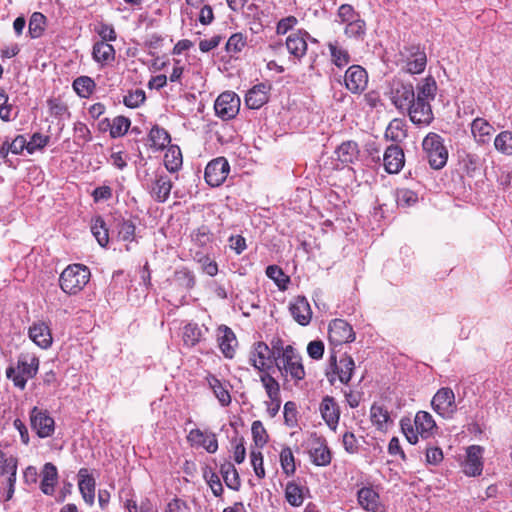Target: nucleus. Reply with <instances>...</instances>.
Wrapping results in <instances>:
<instances>
[{
	"mask_svg": "<svg viewBox=\"0 0 512 512\" xmlns=\"http://www.w3.org/2000/svg\"><path fill=\"white\" fill-rule=\"evenodd\" d=\"M230 171L228 161L224 157H218L208 163L205 169V180L212 187L220 186L227 178Z\"/></svg>",
	"mask_w": 512,
	"mask_h": 512,
	"instance_id": "nucleus-12",
	"label": "nucleus"
},
{
	"mask_svg": "<svg viewBox=\"0 0 512 512\" xmlns=\"http://www.w3.org/2000/svg\"><path fill=\"white\" fill-rule=\"evenodd\" d=\"M287 346L284 347L283 341L280 338H274L271 341L270 355L274 362L284 357Z\"/></svg>",
	"mask_w": 512,
	"mask_h": 512,
	"instance_id": "nucleus-64",
	"label": "nucleus"
},
{
	"mask_svg": "<svg viewBox=\"0 0 512 512\" xmlns=\"http://www.w3.org/2000/svg\"><path fill=\"white\" fill-rule=\"evenodd\" d=\"M275 365L286 380L290 378L295 382H299L305 377L302 358L291 345H287L284 357L277 360Z\"/></svg>",
	"mask_w": 512,
	"mask_h": 512,
	"instance_id": "nucleus-5",
	"label": "nucleus"
},
{
	"mask_svg": "<svg viewBox=\"0 0 512 512\" xmlns=\"http://www.w3.org/2000/svg\"><path fill=\"white\" fill-rule=\"evenodd\" d=\"M41 475V491L46 495H52L54 493V487L58 479L56 466L52 463H46L42 469Z\"/></svg>",
	"mask_w": 512,
	"mask_h": 512,
	"instance_id": "nucleus-32",
	"label": "nucleus"
},
{
	"mask_svg": "<svg viewBox=\"0 0 512 512\" xmlns=\"http://www.w3.org/2000/svg\"><path fill=\"white\" fill-rule=\"evenodd\" d=\"M145 101V93L142 90H136L124 97V104L129 108H136Z\"/></svg>",
	"mask_w": 512,
	"mask_h": 512,
	"instance_id": "nucleus-63",
	"label": "nucleus"
},
{
	"mask_svg": "<svg viewBox=\"0 0 512 512\" xmlns=\"http://www.w3.org/2000/svg\"><path fill=\"white\" fill-rule=\"evenodd\" d=\"M320 413L326 424L333 430L339 421L340 412L337 403L332 397L326 396L320 404Z\"/></svg>",
	"mask_w": 512,
	"mask_h": 512,
	"instance_id": "nucleus-27",
	"label": "nucleus"
},
{
	"mask_svg": "<svg viewBox=\"0 0 512 512\" xmlns=\"http://www.w3.org/2000/svg\"><path fill=\"white\" fill-rule=\"evenodd\" d=\"M416 100L420 101H432L435 98L437 91V84L433 77L429 76L418 83Z\"/></svg>",
	"mask_w": 512,
	"mask_h": 512,
	"instance_id": "nucleus-35",
	"label": "nucleus"
},
{
	"mask_svg": "<svg viewBox=\"0 0 512 512\" xmlns=\"http://www.w3.org/2000/svg\"><path fill=\"white\" fill-rule=\"evenodd\" d=\"M433 410L444 419H452L457 411L455 394L451 388L443 387L433 396Z\"/></svg>",
	"mask_w": 512,
	"mask_h": 512,
	"instance_id": "nucleus-7",
	"label": "nucleus"
},
{
	"mask_svg": "<svg viewBox=\"0 0 512 512\" xmlns=\"http://www.w3.org/2000/svg\"><path fill=\"white\" fill-rule=\"evenodd\" d=\"M390 99L399 110H406L415 99L411 84H404L400 79L394 78L390 82Z\"/></svg>",
	"mask_w": 512,
	"mask_h": 512,
	"instance_id": "nucleus-8",
	"label": "nucleus"
},
{
	"mask_svg": "<svg viewBox=\"0 0 512 512\" xmlns=\"http://www.w3.org/2000/svg\"><path fill=\"white\" fill-rule=\"evenodd\" d=\"M344 32L350 38H362L366 32L365 21L359 17L356 20L347 23Z\"/></svg>",
	"mask_w": 512,
	"mask_h": 512,
	"instance_id": "nucleus-53",
	"label": "nucleus"
},
{
	"mask_svg": "<svg viewBox=\"0 0 512 512\" xmlns=\"http://www.w3.org/2000/svg\"><path fill=\"white\" fill-rule=\"evenodd\" d=\"M358 154V145L353 141L343 142L335 151L337 159L343 164L353 163Z\"/></svg>",
	"mask_w": 512,
	"mask_h": 512,
	"instance_id": "nucleus-36",
	"label": "nucleus"
},
{
	"mask_svg": "<svg viewBox=\"0 0 512 512\" xmlns=\"http://www.w3.org/2000/svg\"><path fill=\"white\" fill-rule=\"evenodd\" d=\"M172 188V183L167 175H158L151 188L152 196L159 202H165Z\"/></svg>",
	"mask_w": 512,
	"mask_h": 512,
	"instance_id": "nucleus-33",
	"label": "nucleus"
},
{
	"mask_svg": "<svg viewBox=\"0 0 512 512\" xmlns=\"http://www.w3.org/2000/svg\"><path fill=\"white\" fill-rule=\"evenodd\" d=\"M260 381L271 401H275L280 397V385L278 381L267 371L261 372Z\"/></svg>",
	"mask_w": 512,
	"mask_h": 512,
	"instance_id": "nucleus-40",
	"label": "nucleus"
},
{
	"mask_svg": "<svg viewBox=\"0 0 512 512\" xmlns=\"http://www.w3.org/2000/svg\"><path fill=\"white\" fill-rule=\"evenodd\" d=\"M370 419L372 424L379 431H387L392 424V419L386 408L379 404H373L370 408Z\"/></svg>",
	"mask_w": 512,
	"mask_h": 512,
	"instance_id": "nucleus-31",
	"label": "nucleus"
},
{
	"mask_svg": "<svg viewBox=\"0 0 512 512\" xmlns=\"http://www.w3.org/2000/svg\"><path fill=\"white\" fill-rule=\"evenodd\" d=\"M187 441L192 447H201L211 454L218 450V441L216 435L209 431L192 429L187 435Z\"/></svg>",
	"mask_w": 512,
	"mask_h": 512,
	"instance_id": "nucleus-15",
	"label": "nucleus"
},
{
	"mask_svg": "<svg viewBox=\"0 0 512 512\" xmlns=\"http://www.w3.org/2000/svg\"><path fill=\"white\" fill-rule=\"evenodd\" d=\"M280 463L282 470L286 475L289 476L295 473V458L292 450L289 447H285L282 449L280 453Z\"/></svg>",
	"mask_w": 512,
	"mask_h": 512,
	"instance_id": "nucleus-51",
	"label": "nucleus"
},
{
	"mask_svg": "<svg viewBox=\"0 0 512 512\" xmlns=\"http://www.w3.org/2000/svg\"><path fill=\"white\" fill-rule=\"evenodd\" d=\"M285 497L287 502L294 507L302 505L304 500L302 488L295 482L287 483L285 488Z\"/></svg>",
	"mask_w": 512,
	"mask_h": 512,
	"instance_id": "nucleus-45",
	"label": "nucleus"
},
{
	"mask_svg": "<svg viewBox=\"0 0 512 512\" xmlns=\"http://www.w3.org/2000/svg\"><path fill=\"white\" fill-rule=\"evenodd\" d=\"M298 24V19L295 16H287L278 21L276 25V34L285 35Z\"/></svg>",
	"mask_w": 512,
	"mask_h": 512,
	"instance_id": "nucleus-61",
	"label": "nucleus"
},
{
	"mask_svg": "<svg viewBox=\"0 0 512 512\" xmlns=\"http://www.w3.org/2000/svg\"><path fill=\"white\" fill-rule=\"evenodd\" d=\"M171 141L169 133L159 126H154L149 132L150 147L163 150Z\"/></svg>",
	"mask_w": 512,
	"mask_h": 512,
	"instance_id": "nucleus-38",
	"label": "nucleus"
},
{
	"mask_svg": "<svg viewBox=\"0 0 512 512\" xmlns=\"http://www.w3.org/2000/svg\"><path fill=\"white\" fill-rule=\"evenodd\" d=\"M30 422L32 429L40 438L50 437L54 433L55 422L47 411L34 407L30 412Z\"/></svg>",
	"mask_w": 512,
	"mask_h": 512,
	"instance_id": "nucleus-11",
	"label": "nucleus"
},
{
	"mask_svg": "<svg viewBox=\"0 0 512 512\" xmlns=\"http://www.w3.org/2000/svg\"><path fill=\"white\" fill-rule=\"evenodd\" d=\"M309 37V33L302 29L288 35L285 45L291 57L299 61L306 55Z\"/></svg>",
	"mask_w": 512,
	"mask_h": 512,
	"instance_id": "nucleus-14",
	"label": "nucleus"
},
{
	"mask_svg": "<svg viewBox=\"0 0 512 512\" xmlns=\"http://www.w3.org/2000/svg\"><path fill=\"white\" fill-rule=\"evenodd\" d=\"M91 232L100 246L105 247L108 244V229L106 228L105 222L101 217H97L93 220L91 225Z\"/></svg>",
	"mask_w": 512,
	"mask_h": 512,
	"instance_id": "nucleus-44",
	"label": "nucleus"
},
{
	"mask_svg": "<svg viewBox=\"0 0 512 512\" xmlns=\"http://www.w3.org/2000/svg\"><path fill=\"white\" fill-rule=\"evenodd\" d=\"M270 359H272L270 347L265 342H256L249 354L250 364L259 372H264L270 368V365L266 363V361Z\"/></svg>",
	"mask_w": 512,
	"mask_h": 512,
	"instance_id": "nucleus-20",
	"label": "nucleus"
},
{
	"mask_svg": "<svg viewBox=\"0 0 512 512\" xmlns=\"http://www.w3.org/2000/svg\"><path fill=\"white\" fill-rule=\"evenodd\" d=\"M130 124V120L124 116L115 117L110 127V136L112 138L124 136L127 133Z\"/></svg>",
	"mask_w": 512,
	"mask_h": 512,
	"instance_id": "nucleus-50",
	"label": "nucleus"
},
{
	"mask_svg": "<svg viewBox=\"0 0 512 512\" xmlns=\"http://www.w3.org/2000/svg\"><path fill=\"white\" fill-rule=\"evenodd\" d=\"M405 71L409 74H420L424 71L427 64V56L424 50L418 46L406 48Z\"/></svg>",
	"mask_w": 512,
	"mask_h": 512,
	"instance_id": "nucleus-19",
	"label": "nucleus"
},
{
	"mask_svg": "<svg viewBox=\"0 0 512 512\" xmlns=\"http://www.w3.org/2000/svg\"><path fill=\"white\" fill-rule=\"evenodd\" d=\"M495 149L505 155H512V132L502 131L494 140Z\"/></svg>",
	"mask_w": 512,
	"mask_h": 512,
	"instance_id": "nucleus-47",
	"label": "nucleus"
},
{
	"mask_svg": "<svg viewBox=\"0 0 512 512\" xmlns=\"http://www.w3.org/2000/svg\"><path fill=\"white\" fill-rule=\"evenodd\" d=\"M358 502L368 512H384V506L377 492L372 488L363 487L358 491Z\"/></svg>",
	"mask_w": 512,
	"mask_h": 512,
	"instance_id": "nucleus-25",
	"label": "nucleus"
},
{
	"mask_svg": "<svg viewBox=\"0 0 512 512\" xmlns=\"http://www.w3.org/2000/svg\"><path fill=\"white\" fill-rule=\"evenodd\" d=\"M39 369V359L33 354H21L16 367H9L6 370L7 378L12 380L14 385L24 389L28 379L33 378Z\"/></svg>",
	"mask_w": 512,
	"mask_h": 512,
	"instance_id": "nucleus-2",
	"label": "nucleus"
},
{
	"mask_svg": "<svg viewBox=\"0 0 512 512\" xmlns=\"http://www.w3.org/2000/svg\"><path fill=\"white\" fill-rule=\"evenodd\" d=\"M328 48L331 53L332 61L336 66L343 67L350 62L348 52L339 46L337 42L329 43Z\"/></svg>",
	"mask_w": 512,
	"mask_h": 512,
	"instance_id": "nucleus-48",
	"label": "nucleus"
},
{
	"mask_svg": "<svg viewBox=\"0 0 512 512\" xmlns=\"http://www.w3.org/2000/svg\"><path fill=\"white\" fill-rule=\"evenodd\" d=\"M483 448L471 445L466 450V460L463 463V472L467 476H478L483 470Z\"/></svg>",
	"mask_w": 512,
	"mask_h": 512,
	"instance_id": "nucleus-17",
	"label": "nucleus"
},
{
	"mask_svg": "<svg viewBox=\"0 0 512 512\" xmlns=\"http://www.w3.org/2000/svg\"><path fill=\"white\" fill-rule=\"evenodd\" d=\"M461 164L468 174H473L480 170L482 161L481 158L475 153H464L461 157Z\"/></svg>",
	"mask_w": 512,
	"mask_h": 512,
	"instance_id": "nucleus-52",
	"label": "nucleus"
},
{
	"mask_svg": "<svg viewBox=\"0 0 512 512\" xmlns=\"http://www.w3.org/2000/svg\"><path fill=\"white\" fill-rule=\"evenodd\" d=\"M400 426L407 441L413 445L418 442L419 436L423 439H427L433 436L437 430L435 420L427 411H418L414 420L409 417L402 418Z\"/></svg>",
	"mask_w": 512,
	"mask_h": 512,
	"instance_id": "nucleus-1",
	"label": "nucleus"
},
{
	"mask_svg": "<svg viewBox=\"0 0 512 512\" xmlns=\"http://www.w3.org/2000/svg\"><path fill=\"white\" fill-rule=\"evenodd\" d=\"M78 486L84 501L92 506L95 499V480L88 474L87 469H80Z\"/></svg>",
	"mask_w": 512,
	"mask_h": 512,
	"instance_id": "nucleus-29",
	"label": "nucleus"
},
{
	"mask_svg": "<svg viewBox=\"0 0 512 512\" xmlns=\"http://www.w3.org/2000/svg\"><path fill=\"white\" fill-rule=\"evenodd\" d=\"M385 136L394 142H399L404 139L406 131L403 122L398 119L392 120L385 131Z\"/></svg>",
	"mask_w": 512,
	"mask_h": 512,
	"instance_id": "nucleus-49",
	"label": "nucleus"
},
{
	"mask_svg": "<svg viewBox=\"0 0 512 512\" xmlns=\"http://www.w3.org/2000/svg\"><path fill=\"white\" fill-rule=\"evenodd\" d=\"M206 381L220 404L222 406H228L231 403V396L223 383L211 374L206 377Z\"/></svg>",
	"mask_w": 512,
	"mask_h": 512,
	"instance_id": "nucleus-37",
	"label": "nucleus"
},
{
	"mask_svg": "<svg viewBox=\"0 0 512 512\" xmlns=\"http://www.w3.org/2000/svg\"><path fill=\"white\" fill-rule=\"evenodd\" d=\"M422 148L431 168L442 169L448 160V150L443 138L434 132L428 133L422 141Z\"/></svg>",
	"mask_w": 512,
	"mask_h": 512,
	"instance_id": "nucleus-4",
	"label": "nucleus"
},
{
	"mask_svg": "<svg viewBox=\"0 0 512 512\" xmlns=\"http://www.w3.org/2000/svg\"><path fill=\"white\" fill-rule=\"evenodd\" d=\"M494 132V127L484 118H476L471 123V133L477 143H488Z\"/></svg>",
	"mask_w": 512,
	"mask_h": 512,
	"instance_id": "nucleus-28",
	"label": "nucleus"
},
{
	"mask_svg": "<svg viewBox=\"0 0 512 512\" xmlns=\"http://www.w3.org/2000/svg\"><path fill=\"white\" fill-rule=\"evenodd\" d=\"M368 83V75L364 68L353 65L345 73V85L352 93L362 92Z\"/></svg>",
	"mask_w": 512,
	"mask_h": 512,
	"instance_id": "nucleus-18",
	"label": "nucleus"
},
{
	"mask_svg": "<svg viewBox=\"0 0 512 512\" xmlns=\"http://www.w3.org/2000/svg\"><path fill=\"white\" fill-rule=\"evenodd\" d=\"M49 136L42 135L41 133H34L30 140L27 141V152L33 154L37 150L43 149L49 142Z\"/></svg>",
	"mask_w": 512,
	"mask_h": 512,
	"instance_id": "nucleus-54",
	"label": "nucleus"
},
{
	"mask_svg": "<svg viewBox=\"0 0 512 512\" xmlns=\"http://www.w3.org/2000/svg\"><path fill=\"white\" fill-rule=\"evenodd\" d=\"M135 224L132 221H122L118 226V237L123 241H133L135 237Z\"/></svg>",
	"mask_w": 512,
	"mask_h": 512,
	"instance_id": "nucleus-56",
	"label": "nucleus"
},
{
	"mask_svg": "<svg viewBox=\"0 0 512 512\" xmlns=\"http://www.w3.org/2000/svg\"><path fill=\"white\" fill-rule=\"evenodd\" d=\"M329 342L333 346H340L355 340L352 326L343 319H334L328 327Z\"/></svg>",
	"mask_w": 512,
	"mask_h": 512,
	"instance_id": "nucleus-9",
	"label": "nucleus"
},
{
	"mask_svg": "<svg viewBox=\"0 0 512 512\" xmlns=\"http://www.w3.org/2000/svg\"><path fill=\"white\" fill-rule=\"evenodd\" d=\"M293 319L300 325L306 326L312 318V311L308 300L303 296H298L289 306Z\"/></svg>",
	"mask_w": 512,
	"mask_h": 512,
	"instance_id": "nucleus-24",
	"label": "nucleus"
},
{
	"mask_svg": "<svg viewBox=\"0 0 512 512\" xmlns=\"http://www.w3.org/2000/svg\"><path fill=\"white\" fill-rule=\"evenodd\" d=\"M269 87L263 83L251 88L245 97L246 105L251 109H259L268 101Z\"/></svg>",
	"mask_w": 512,
	"mask_h": 512,
	"instance_id": "nucleus-30",
	"label": "nucleus"
},
{
	"mask_svg": "<svg viewBox=\"0 0 512 512\" xmlns=\"http://www.w3.org/2000/svg\"><path fill=\"white\" fill-rule=\"evenodd\" d=\"M93 59L100 64H107L108 62H111L115 58V49L114 47L105 42V41H98L93 46Z\"/></svg>",
	"mask_w": 512,
	"mask_h": 512,
	"instance_id": "nucleus-34",
	"label": "nucleus"
},
{
	"mask_svg": "<svg viewBox=\"0 0 512 512\" xmlns=\"http://www.w3.org/2000/svg\"><path fill=\"white\" fill-rule=\"evenodd\" d=\"M251 464L253 470L258 478L265 477V469L263 467V455L260 451H251L250 454Z\"/></svg>",
	"mask_w": 512,
	"mask_h": 512,
	"instance_id": "nucleus-62",
	"label": "nucleus"
},
{
	"mask_svg": "<svg viewBox=\"0 0 512 512\" xmlns=\"http://www.w3.org/2000/svg\"><path fill=\"white\" fill-rule=\"evenodd\" d=\"M164 164L168 171L176 172L182 165V154L178 146H170L164 155Z\"/></svg>",
	"mask_w": 512,
	"mask_h": 512,
	"instance_id": "nucleus-41",
	"label": "nucleus"
},
{
	"mask_svg": "<svg viewBox=\"0 0 512 512\" xmlns=\"http://www.w3.org/2000/svg\"><path fill=\"white\" fill-rule=\"evenodd\" d=\"M418 201L417 194L409 189H401L397 192V203L401 207H409Z\"/></svg>",
	"mask_w": 512,
	"mask_h": 512,
	"instance_id": "nucleus-58",
	"label": "nucleus"
},
{
	"mask_svg": "<svg viewBox=\"0 0 512 512\" xmlns=\"http://www.w3.org/2000/svg\"><path fill=\"white\" fill-rule=\"evenodd\" d=\"M410 120L416 125L428 126L434 119L432 108L428 101L414 99L406 109Z\"/></svg>",
	"mask_w": 512,
	"mask_h": 512,
	"instance_id": "nucleus-16",
	"label": "nucleus"
},
{
	"mask_svg": "<svg viewBox=\"0 0 512 512\" xmlns=\"http://www.w3.org/2000/svg\"><path fill=\"white\" fill-rule=\"evenodd\" d=\"M330 363L331 366H333V372L338 375L340 382L348 384L355 368V363L352 357L344 355L340 358L339 362H337L336 355L332 354L330 356Z\"/></svg>",
	"mask_w": 512,
	"mask_h": 512,
	"instance_id": "nucleus-23",
	"label": "nucleus"
},
{
	"mask_svg": "<svg viewBox=\"0 0 512 512\" xmlns=\"http://www.w3.org/2000/svg\"><path fill=\"white\" fill-rule=\"evenodd\" d=\"M217 341L223 355L229 359L233 358L237 346V339L232 329L226 325L219 326L217 329Z\"/></svg>",
	"mask_w": 512,
	"mask_h": 512,
	"instance_id": "nucleus-22",
	"label": "nucleus"
},
{
	"mask_svg": "<svg viewBox=\"0 0 512 512\" xmlns=\"http://www.w3.org/2000/svg\"><path fill=\"white\" fill-rule=\"evenodd\" d=\"M203 336L201 328L196 323H188L183 328V342L188 347H194Z\"/></svg>",
	"mask_w": 512,
	"mask_h": 512,
	"instance_id": "nucleus-42",
	"label": "nucleus"
},
{
	"mask_svg": "<svg viewBox=\"0 0 512 512\" xmlns=\"http://www.w3.org/2000/svg\"><path fill=\"white\" fill-rule=\"evenodd\" d=\"M75 92L82 98H88L95 89V82L88 76H80L73 82Z\"/></svg>",
	"mask_w": 512,
	"mask_h": 512,
	"instance_id": "nucleus-43",
	"label": "nucleus"
},
{
	"mask_svg": "<svg viewBox=\"0 0 512 512\" xmlns=\"http://www.w3.org/2000/svg\"><path fill=\"white\" fill-rule=\"evenodd\" d=\"M220 472L224 479L226 486L232 490H239L240 488V477L238 471L231 463H224L220 467Z\"/></svg>",
	"mask_w": 512,
	"mask_h": 512,
	"instance_id": "nucleus-39",
	"label": "nucleus"
},
{
	"mask_svg": "<svg viewBox=\"0 0 512 512\" xmlns=\"http://www.w3.org/2000/svg\"><path fill=\"white\" fill-rule=\"evenodd\" d=\"M404 152L398 145H390L383 155L385 170L390 173H398L404 166Z\"/></svg>",
	"mask_w": 512,
	"mask_h": 512,
	"instance_id": "nucleus-21",
	"label": "nucleus"
},
{
	"mask_svg": "<svg viewBox=\"0 0 512 512\" xmlns=\"http://www.w3.org/2000/svg\"><path fill=\"white\" fill-rule=\"evenodd\" d=\"M266 275L272 279L279 288H285L286 283L289 281L281 268L276 265H270L266 268Z\"/></svg>",
	"mask_w": 512,
	"mask_h": 512,
	"instance_id": "nucleus-55",
	"label": "nucleus"
},
{
	"mask_svg": "<svg viewBox=\"0 0 512 512\" xmlns=\"http://www.w3.org/2000/svg\"><path fill=\"white\" fill-rule=\"evenodd\" d=\"M240 108V98L234 92H224L215 101L214 109L220 118L229 120L234 118Z\"/></svg>",
	"mask_w": 512,
	"mask_h": 512,
	"instance_id": "nucleus-10",
	"label": "nucleus"
},
{
	"mask_svg": "<svg viewBox=\"0 0 512 512\" xmlns=\"http://www.w3.org/2000/svg\"><path fill=\"white\" fill-rule=\"evenodd\" d=\"M30 339L40 348L47 349L52 344V335L44 322H36L29 328Z\"/></svg>",
	"mask_w": 512,
	"mask_h": 512,
	"instance_id": "nucleus-26",
	"label": "nucleus"
},
{
	"mask_svg": "<svg viewBox=\"0 0 512 512\" xmlns=\"http://www.w3.org/2000/svg\"><path fill=\"white\" fill-rule=\"evenodd\" d=\"M17 461L11 455L0 451V477L6 476L7 492L4 501H9L15 491Z\"/></svg>",
	"mask_w": 512,
	"mask_h": 512,
	"instance_id": "nucleus-13",
	"label": "nucleus"
},
{
	"mask_svg": "<svg viewBox=\"0 0 512 512\" xmlns=\"http://www.w3.org/2000/svg\"><path fill=\"white\" fill-rule=\"evenodd\" d=\"M252 434L256 445L263 446L266 444L268 435L260 421H254L252 423Z\"/></svg>",
	"mask_w": 512,
	"mask_h": 512,
	"instance_id": "nucleus-60",
	"label": "nucleus"
},
{
	"mask_svg": "<svg viewBox=\"0 0 512 512\" xmlns=\"http://www.w3.org/2000/svg\"><path fill=\"white\" fill-rule=\"evenodd\" d=\"M305 445L310 460L314 465L325 467L331 463L332 455L324 437L312 433Z\"/></svg>",
	"mask_w": 512,
	"mask_h": 512,
	"instance_id": "nucleus-6",
	"label": "nucleus"
},
{
	"mask_svg": "<svg viewBox=\"0 0 512 512\" xmlns=\"http://www.w3.org/2000/svg\"><path fill=\"white\" fill-rule=\"evenodd\" d=\"M246 45V39L241 33H235L230 36L226 43V50L229 53H237L242 51Z\"/></svg>",
	"mask_w": 512,
	"mask_h": 512,
	"instance_id": "nucleus-59",
	"label": "nucleus"
},
{
	"mask_svg": "<svg viewBox=\"0 0 512 512\" xmlns=\"http://www.w3.org/2000/svg\"><path fill=\"white\" fill-rule=\"evenodd\" d=\"M46 26V17L40 12H34L29 20L28 31L32 38L40 37Z\"/></svg>",
	"mask_w": 512,
	"mask_h": 512,
	"instance_id": "nucleus-46",
	"label": "nucleus"
},
{
	"mask_svg": "<svg viewBox=\"0 0 512 512\" xmlns=\"http://www.w3.org/2000/svg\"><path fill=\"white\" fill-rule=\"evenodd\" d=\"M90 279L89 269L81 264L66 267L60 275L59 283L63 292L75 295L80 292Z\"/></svg>",
	"mask_w": 512,
	"mask_h": 512,
	"instance_id": "nucleus-3",
	"label": "nucleus"
},
{
	"mask_svg": "<svg viewBox=\"0 0 512 512\" xmlns=\"http://www.w3.org/2000/svg\"><path fill=\"white\" fill-rule=\"evenodd\" d=\"M337 17L340 23L347 24L359 18V14L349 4H343L339 7Z\"/></svg>",
	"mask_w": 512,
	"mask_h": 512,
	"instance_id": "nucleus-57",
	"label": "nucleus"
}]
</instances>
